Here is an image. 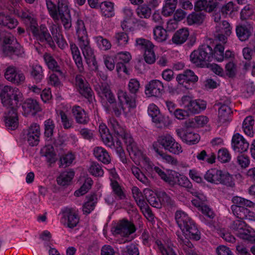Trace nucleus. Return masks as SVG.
Instances as JSON below:
<instances>
[{
    "label": "nucleus",
    "instance_id": "nucleus-1",
    "mask_svg": "<svg viewBox=\"0 0 255 255\" xmlns=\"http://www.w3.org/2000/svg\"><path fill=\"white\" fill-rule=\"evenodd\" d=\"M0 97L3 106L8 109L4 116L5 126L14 130L18 125L17 108L23 100L22 94L18 88L6 85L0 90Z\"/></svg>",
    "mask_w": 255,
    "mask_h": 255
},
{
    "label": "nucleus",
    "instance_id": "nucleus-2",
    "mask_svg": "<svg viewBox=\"0 0 255 255\" xmlns=\"http://www.w3.org/2000/svg\"><path fill=\"white\" fill-rule=\"evenodd\" d=\"M176 222L184 235H177L179 237H184L189 240L198 241L201 239V233L195 222L184 212L177 210L175 214Z\"/></svg>",
    "mask_w": 255,
    "mask_h": 255
},
{
    "label": "nucleus",
    "instance_id": "nucleus-3",
    "mask_svg": "<svg viewBox=\"0 0 255 255\" xmlns=\"http://www.w3.org/2000/svg\"><path fill=\"white\" fill-rule=\"evenodd\" d=\"M176 222L184 235H177L179 237H184L189 240L198 241L201 239V233L195 222L184 212L177 210L175 214Z\"/></svg>",
    "mask_w": 255,
    "mask_h": 255
},
{
    "label": "nucleus",
    "instance_id": "nucleus-4",
    "mask_svg": "<svg viewBox=\"0 0 255 255\" xmlns=\"http://www.w3.org/2000/svg\"><path fill=\"white\" fill-rule=\"evenodd\" d=\"M232 202L234 204L232 205L231 209L234 215L239 220L255 221V213L245 207H253L254 205L253 202L239 196L234 197Z\"/></svg>",
    "mask_w": 255,
    "mask_h": 255
},
{
    "label": "nucleus",
    "instance_id": "nucleus-5",
    "mask_svg": "<svg viewBox=\"0 0 255 255\" xmlns=\"http://www.w3.org/2000/svg\"><path fill=\"white\" fill-rule=\"evenodd\" d=\"M99 133L105 144L116 151L120 160L123 163H127V159L122 147V142L118 138L116 141L114 140L112 135L109 132V129L105 125H100Z\"/></svg>",
    "mask_w": 255,
    "mask_h": 255
},
{
    "label": "nucleus",
    "instance_id": "nucleus-6",
    "mask_svg": "<svg viewBox=\"0 0 255 255\" xmlns=\"http://www.w3.org/2000/svg\"><path fill=\"white\" fill-rule=\"evenodd\" d=\"M191 61L199 67H204L213 59V49L208 44H203L193 51L190 56Z\"/></svg>",
    "mask_w": 255,
    "mask_h": 255
},
{
    "label": "nucleus",
    "instance_id": "nucleus-7",
    "mask_svg": "<svg viewBox=\"0 0 255 255\" xmlns=\"http://www.w3.org/2000/svg\"><path fill=\"white\" fill-rule=\"evenodd\" d=\"M204 178L208 182L215 184H221L229 187L235 185L233 177L231 174L215 168L207 170Z\"/></svg>",
    "mask_w": 255,
    "mask_h": 255
},
{
    "label": "nucleus",
    "instance_id": "nucleus-8",
    "mask_svg": "<svg viewBox=\"0 0 255 255\" xmlns=\"http://www.w3.org/2000/svg\"><path fill=\"white\" fill-rule=\"evenodd\" d=\"M231 228L236 232L237 236L241 239L250 242L254 241L255 240V232L242 220L234 221Z\"/></svg>",
    "mask_w": 255,
    "mask_h": 255
},
{
    "label": "nucleus",
    "instance_id": "nucleus-9",
    "mask_svg": "<svg viewBox=\"0 0 255 255\" xmlns=\"http://www.w3.org/2000/svg\"><path fill=\"white\" fill-rule=\"evenodd\" d=\"M31 32L39 43L47 44L53 49L55 48V43L50 35L48 29L44 25H41L39 28L38 24L31 27Z\"/></svg>",
    "mask_w": 255,
    "mask_h": 255
},
{
    "label": "nucleus",
    "instance_id": "nucleus-10",
    "mask_svg": "<svg viewBox=\"0 0 255 255\" xmlns=\"http://www.w3.org/2000/svg\"><path fill=\"white\" fill-rule=\"evenodd\" d=\"M157 142L165 150L172 154L178 155L183 151L181 145L176 141L170 134H165L159 136L157 139Z\"/></svg>",
    "mask_w": 255,
    "mask_h": 255
},
{
    "label": "nucleus",
    "instance_id": "nucleus-11",
    "mask_svg": "<svg viewBox=\"0 0 255 255\" xmlns=\"http://www.w3.org/2000/svg\"><path fill=\"white\" fill-rule=\"evenodd\" d=\"M68 4V0H58L57 3L60 20L66 30H69L72 27L71 17Z\"/></svg>",
    "mask_w": 255,
    "mask_h": 255
},
{
    "label": "nucleus",
    "instance_id": "nucleus-12",
    "mask_svg": "<svg viewBox=\"0 0 255 255\" xmlns=\"http://www.w3.org/2000/svg\"><path fill=\"white\" fill-rule=\"evenodd\" d=\"M80 217L77 212L72 208H66L62 212L60 222L65 227L73 229L78 224Z\"/></svg>",
    "mask_w": 255,
    "mask_h": 255
},
{
    "label": "nucleus",
    "instance_id": "nucleus-13",
    "mask_svg": "<svg viewBox=\"0 0 255 255\" xmlns=\"http://www.w3.org/2000/svg\"><path fill=\"white\" fill-rule=\"evenodd\" d=\"M136 228L133 223L127 219L120 221L113 230L115 235H120L122 237H128L134 233Z\"/></svg>",
    "mask_w": 255,
    "mask_h": 255
},
{
    "label": "nucleus",
    "instance_id": "nucleus-14",
    "mask_svg": "<svg viewBox=\"0 0 255 255\" xmlns=\"http://www.w3.org/2000/svg\"><path fill=\"white\" fill-rule=\"evenodd\" d=\"M231 101L230 98H226V100L220 102V107L218 109V121L221 124L231 121V115L233 113L230 104Z\"/></svg>",
    "mask_w": 255,
    "mask_h": 255
},
{
    "label": "nucleus",
    "instance_id": "nucleus-15",
    "mask_svg": "<svg viewBox=\"0 0 255 255\" xmlns=\"http://www.w3.org/2000/svg\"><path fill=\"white\" fill-rule=\"evenodd\" d=\"M78 42V45L82 50L87 63L88 64L92 63L93 66L97 68V63L96 60L94 51L90 46L89 39H83Z\"/></svg>",
    "mask_w": 255,
    "mask_h": 255
},
{
    "label": "nucleus",
    "instance_id": "nucleus-16",
    "mask_svg": "<svg viewBox=\"0 0 255 255\" xmlns=\"http://www.w3.org/2000/svg\"><path fill=\"white\" fill-rule=\"evenodd\" d=\"M4 77L7 81L17 85L23 83L25 79L23 72L12 66L6 68Z\"/></svg>",
    "mask_w": 255,
    "mask_h": 255
},
{
    "label": "nucleus",
    "instance_id": "nucleus-17",
    "mask_svg": "<svg viewBox=\"0 0 255 255\" xmlns=\"http://www.w3.org/2000/svg\"><path fill=\"white\" fill-rule=\"evenodd\" d=\"M182 101L185 108L190 114H198L206 108V102L203 100H189L188 97H185L182 98Z\"/></svg>",
    "mask_w": 255,
    "mask_h": 255
},
{
    "label": "nucleus",
    "instance_id": "nucleus-18",
    "mask_svg": "<svg viewBox=\"0 0 255 255\" xmlns=\"http://www.w3.org/2000/svg\"><path fill=\"white\" fill-rule=\"evenodd\" d=\"M121 138L124 140L127 145V149L131 158L134 160L139 159L142 157L141 151L138 149L133 138L129 134L126 133L125 136H123Z\"/></svg>",
    "mask_w": 255,
    "mask_h": 255
},
{
    "label": "nucleus",
    "instance_id": "nucleus-19",
    "mask_svg": "<svg viewBox=\"0 0 255 255\" xmlns=\"http://www.w3.org/2000/svg\"><path fill=\"white\" fill-rule=\"evenodd\" d=\"M176 80L178 83L186 89H189L190 84L197 82L198 77L191 70L184 71L182 73L177 75Z\"/></svg>",
    "mask_w": 255,
    "mask_h": 255
},
{
    "label": "nucleus",
    "instance_id": "nucleus-20",
    "mask_svg": "<svg viewBox=\"0 0 255 255\" xmlns=\"http://www.w3.org/2000/svg\"><path fill=\"white\" fill-rule=\"evenodd\" d=\"M137 96L131 94L123 90H119L118 92V98L119 102L124 106L128 108L127 112H130L131 110L136 107V99Z\"/></svg>",
    "mask_w": 255,
    "mask_h": 255
},
{
    "label": "nucleus",
    "instance_id": "nucleus-21",
    "mask_svg": "<svg viewBox=\"0 0 255 255\" xmlns=\"http://www.w3.org/2000/svg\"><path fill=\"white\" fill-rule=\"evenodd\" d=\"M40 135L39 125L36 123H33L28 128L25 138L29 145L34 146L38 144Z\"/></svg>",
    "mask_w": 255,
    "mask_h": 255
},
{
    "label": "nucleus",
    "instance_id": "nucleus-22",
    "mask_svg": "<svg viewBox=\"0 0 255 255\" xmlns=\"http://www.w3.org/2000/svg\"><path fill=\"white\" fill-rule=\"evenodd\" d=\"M249 142L239 133L233 135L232 146L234 151L240 153L245 152L249 149Z\"/></svg>",
    "mask_w": 255,
    "mask_h": 255
},
{
    "label": "nucleus",
    "instance_id": "nucleus-23",
    "mask_svg": "<svg viewBox=\"0 0 255 255\" xmlns=\"http://www.w3.org/2000/svg\"><path fill=\"white\" fill-rule=\"evenodd\" d=\"M94 89L100 98L106 99L108 103H113L114 101L115 96L107 83H102L101 84L95 85Z\"/></svg>",
    "mask_w": 255,
    "mask_h": 255
},
{
    "label": "nucleus",
    "instance_id": "nucleus-24",
    "mask_svg": "<svg viewBox=\"0 0 255 255\" xmlns=\"http://www.w3.org/2000/svg\"><path fill=\"white\" fill-rule=\"evenodd\" d=\"M176 132L182 141L189 145L195 144L200 140V135L190 130H184L182 129H177Z\"/></svg>",
    "mask_w": 255,
    "mask_h": 255
},
{
    "label": "nucleus",
    "instance_id": "nucleus-25",
    "mask_svg": "<svg viewBox=\"0 0 255 255\" xmlns=\"http://www.w3.org/2000/svg\"><path fill=\"white\" fill-rule=\"evenodd\" d=\"M147 111L148 115L157 128H161L162 126H166L164 123L165 117L161 115L158 108L155 104H150Z\"/></svg>",
    "mask_w": 255,
    "mask_h": 255
},
{
    "label": "nucleus",
    "instance_id": "nucleus-26",
    "mask_svg": "<svg viewBox=\"0 0 255 255\" xmlns=\"http://www.w3.org/2000/svg\"><path fill=\"white\" fill-rule=\"evenodd\" d=\"M164 90L163 83L158 80H152L145 87V94L150 96L159 97Z\"/></svg>",
    "mask_w": 255,
    "mask_h": 255
},
{
    "label": "nucleus",
    "instance_id": "nucleus-27",
    "mask_svg": "<svg viewBox=\"0 0 255 255\" xmlns=\"http://www.w3.org/2000/svg\"><path fill=\"white\" fill-rule=\"evenodd\" d=\"M253 27L249 23H240L236 26V33L238 39L241 41L249 39L252 35Z\"/></svg>",
    "mask_w": 255,
    "mask_h": 255
},
{
    "label": "nucleus",
    "instance_id": "nucleus-28",
    "mask_svg": "<svg viewBox=\"0 0 255 255\" xmlns=\"http://www.w3.org/2000/svg\"><path fill=\"white\" fill-rule=\"evenodd\" d=\"M72 114L76 123L85 125L88 124L90 118L88 114L80 106L75 105L72 108Z\"/></svg>",
    "mask_w": 255,
    "mask_h": 255
},
{
    "label": "nucleus",
    "instance_id": "nucleus-29",
    "mask_svg": "<svg viewBox=\"0 0 255 255\" xmlns=\"http://www.w3.org/2000/svg\"><path fill=\"white\" fill-rule=\"evenodd\" d=\"M70 48L73 59L80 73L84 72V68L80 50L77 45L73 42H70Z\"/></svg>",
    "mask_w": 255,
    "mask_h": 255
},
{
    "label": "nucleus",
    "instance_id": "nucleus-30",
    "mask_svg": "<svg viewBox=\"0 0 255 255\" xmlns=\"http://www.w3.org/2000/svg\"><path fill=\"white\" fill-rule=\"evenodd\" d=\"M109 103V104L107 103L104 106L105 110L108 114L114 113L117 117H120L122 111L124 113L128 112L126 107L123 106L120 102L117 103L116 98L114 99V101L113 103Z\"/></svg>",
    "mask_w": 255,
    "mask_h": 255
},
{
    "label": "nucleus",
    "instance_id": "nucleus-31",
    "mask_svg": "<svg viewBox=\"0 0 255 255\" xmlns=\"http://www.w3.org/2000/svg\"><path fill=\"white\" fill-rule=\"evenodd\" d=\"M217 6V2L211 0H198L194 5L196 11L204 10L206 12H211Z\"/></svg>",
    "mask_w": 255,
    "mask_h": 255
},
{
    "label": "nucleus",
    "instance_id": "nucleus-32",
    "mask_svg": "<svg viewBox=\"0 0 255 255\" xmlns=\"http://www.w3.org/2000/svg\"><path fill=\"white\" fill-rule=\"evenodd\" d=\"M75 175L73 170H65L62 172L57 177V184L62 186H66L70 184Z\"/></svg>",
    "mask_w": 255,
    "mask_h": 255
},
{
    "label": "nucleus",
    "instance_id": "nucleus-33",
    "mask_svg": "<svg viewBox=\"0 0 255 255\" xmlns=\"http://www.w3.org/2000/svg\"><path fill=\"white\" fill-rule=\"evenodd\" d=\"M178 243L186 255H199L196 252L193 245L184 237H179Z\"/></svg>",
    "mask_w": 255,
    "mask_h": 255
},
{
    "label": "nucleus",
    "instance_id": "nucleus-34",
    "mask_svg": "<svg viewBox=\"0 0 255 255\" xmlns=\"http://www.w3.org/2000/svg\"><path fill=\"white\" fill-rule=\"evenodd\" d=\"M189 36V32L188 28H181L175 32L172 36V41L176 45H181L187 40Z\"/></svg>",
    "mask_w": 255,
    "mask_h": 255
},
{
    "label": "nucleus",
    "instance_id": "nucleus-35",
    "mask_svg": "<svg viewBox=\"0 0 255 255\" xmlns=\"http://www.w3.org/2000/svg\"><path fill=\"white\" fill-rule=\"evenodd\" d=\"M22 108L25 114H28L30 112L32 114L39 112L41 110L38 103L32 99H27L22 105Z\"/></svg>",
    "mask_w": 255,
    "mask_h": 255
},
{
    "label": "nucleus",
    "instance_id": "nucleus-36",
    "mask_svg": "<svg viewBox=\"0 0 255 255\" xmlns=\"http://www.w3.org/2000/svg\"><path fill=\"white\" fill-rule=\"evenodd\" d=\"M94 155L100 161L104 164H109L111 162V157L108 152L102 147H96L94 149Z\"/></svg>",
    "mask_w": 255,
    "mask_h": 255
},
{
    "label": "nucleus",
    "instance_id": "nucleus-37",
    "mask_svg": "<svg viewBox=\"0 0 255 255\" xmlns=\"http://www.w3.org/2000/svg\"><path fill=\"white\" fill-rule=\"evenodd\" d=\"M44 59L49 69L57 72L59 76H62L63 72L61 67L53 56L49 54H45L44 55Z\"/></svg>",
    "mask_w": 255,
    "mask_h": 255
},
{
    "label": "nucleus",
    "instance_id": "nucleus-38",
    "mask_svg": "<svg viewBox=\"0 0 255 255\" xmlns=\"http://www.w3.org/2000/svg\"><path fill=\"white\" fill-rule=\"evenodd\" d=\"M110 185L112 189L113 194L116 199L121 200L126 198V194L118 181L115 180H111Z\"/></svg>",
    "mask_w": 255,
    "mask_h": 255
},
{
    "label": "nucleus",
    "instance_id": "nucleus-39",
    "mask_svg": "<svg viewBox=\"0 0 255 255\" xmlns=\"http://www.w3.org/2000/svg\"><path fill=\"white\" fill-rule=\"evenodd\" d=\"M76 35L78 41L89 38L84 21L78 19L75 23Z\"/></svg>",
    "mask_w": 255,
    "mask_h": 255
},
{
    "label": "nucleus",
    "instance_id": "nucleus-40",
    "mask_svg": "<svg viewBox=\"0 0 255 255\" xmlns=\"http://www.w3.org/2000/svg\"><path fill=\"white\" fill-rule=\"evenodd\" d=\"M113 38L114 43L120 47H125L128 43L129 36L125 31L116 32Z\"/></svg>",
    "mask_w": 255,
    "mask_h": 255
},
{
    "label": "nucleus",
    "instance_id": "nucleus-41",
    "mask_svg": "<svg viewBox=\"0 0 255 255\" xmlns=\"http://www.w3.org/2000/svg\"><path fill=\"white\" fill-rule=\"evenodd\" d=\"M159 198L161 200V204L164 206L173 209L176 208L175 201L168 194L164 191L159 192Z\"/></svg>",
    "mask_w": 255,
    "mask_h": 255
},
{
    "label": "nucleus",
    "instance_id": "nucleus-42",
    "mask_svg": "<svg viewBox=\"0 0 255 255\" xmlns=\"http://www.w3.org/2000/svg\"><path fill=\"white\" fill-rule=\"evenodd\" d=\"M18 22L16 19L0 12V25L12 29L15 28Z\"/></svg>",
    "mask_w": 255,
    "mask_h": 255
},
{
    "label": "nucleus",
    "instance_id": "nucleus-43",
    "mask_svg": "<svg viewBox=\"0 0 255 255\" xmlns=\"http://www.w3.org/2000/svg\"><path fill=\"white\" fill-rule=\"evenodd\" d=\"M109 126L118 137H122L123 136H125V134L127 133L126 129L119 124L115 118H111L109 120Z\"/></svg>",
    "mask_w": 255,
    "mask_h": 255
},
{
    "label": "nucleus",
    "instance_id": "nucleus-44",
    "mask_svg": "<svg viewBox=\"0 0 255 255\" xmlns=\"http://www.w3.org/2000/svg\"><path fill=\"white\" fill-rule=\"evenodd\" d=\"M145 194L147 201L151 206L156 208H161V204L160 199L159 198V193L156 196L153 192L147 190Z\"/></svg>",
    "mask_w": 255,
    "mask_h": 255
},
{
    "label": "nucleus",
    "instance_id": "nucleus-45",
    "mask_svg": "<svg viewBox=\"0 0 255 255\" xmlns=\"http://www.w3.org/2000/svg\"><path fill=\"white\" fill-rule=\"evenodd\" d=\"M3 52L9 56L16 55L22 56L24 54L23 48L17 43L14 46H5L3 48Z\"/></svg>",
    "mask_w": 255,
    "mask_h": 255
},
{
    "label": "nucleus",
    "instance_id": "nucleus-46",
    "mask_svg": "<svg viewBox=\"0 0 255 255\" xmlns=\"http://www.w3.org/2000/svg\"><path fill=\"white\" fill-rule=\"evenodd\" d=\"M88 201L83 206L84 214H88L94 210L97 202V195L95 194L87 196Z\"/></svg>",
    "mask_w": 255,
    "mask_h": 255
},
{
    "label": "nucleus",
    "instance_id": "nucleus-47",
    "mask_svg": "<svg viewBox=\"0 0 255 255\" xmlns=\"http://www.w3.org/2000/svg\"><path fill=\"white\" fill-rule=\"evenodd\" d=\"M197 159L208 163L213 164L215 162L216 155L213 152L207 153L206 150H202L198 152L196 155Z\"/></svg>",
    "mask_w": 255,
    "mask_h": 255
},
{
    "label": "nucleus",
    "instance_id": "nucleus-48",
    "mask_svg": "<svg viewBox=\"0 0 255 255\" xmlns=\"http://www.w3.org/2000/svg\"><path fill=\"white\" fill-rule=\"evenodd\" d=\"M177 3V0H166L162 9V14L165 16L171 15L175 10Z\"/></svg>",
    "mask_w": 255,
    "mask_h": 255
},
{
    "label": "nucleus",
    "instance_id": "nucleus-49",
    "mask_svg": "<svg viewBox=\"0 0 255 255\" xmlns=\"http://www.w3.org/2000/svg\"><path fill=\"white\" fill-rule=\"evenodd\" d=\"M254 120L252 116H248L246 118L243 123V128L244 132L247 135L253 137L254 135L253 126Z\"/></svg>",
    "mask_w": 255,
    "mask_h": 255
},
{
    "label": "nucleus",
    "instance_id": "nucleus-50",
    "mask_svg": "<svg viewBox=\"0 0 255 255\" xmlns=\"http://www.w3.org/2000/svg\"><path fill=\"white\" fill-rule=\"evenodd\" d=\"M153 147L154 151L164 161L172 165H176L178 163L177 160L172 156L164 153V151L159 149L154 144H153Z\"/></svg>",
    "mask_w": 255,
    "mask_h": 255
},
{
    "label": "nucleus",
    "instance_id": "nucleus-51",
    "mask_svg": "<svg viewBox=\"0 0 255 255\" xmlns=\"http://www.w3.org/2000/svg\"><path fill=\"white\" fill-rule=\"evenodd\" d=\"M30 76L36 83L41 82L44 77L42 67L39 65H33L30 72Z\"/></svg>",
    "mask_w": 255,
    "mask_h": 255
},
{
    "label": "nucleus",
    "instance_id": "nucleus-52",
    "mask_svg": "<svg viewBox=\"0 0 255 255\" xmlns=\"http://www.w3.org/2000/svg\"><path fill=\"white\" fill-rule=\"evenodd\" d=\"M204 18V14L201 12H192L187 16V22L189 25L200 24L203 22Z\"/></svg>",
    "mask_w": 255,
    "mask_h": 255
},
{
    "label": "nucleus",
    "instance_id": "nucleus-53",
    "mask_svg": "<svg viewBox=\"0 0 255 255\" xmlns=\"http://www.w3.org/2000/svg\"><path fill=\"white\" fill-rule=\"evenodd\" d=\"M42 156H45L46 161L50 163H54L56 161V154L52 146H47L44 147L41 150Z\"/></svg>",
    "mask_w": 255,
    "mask_h": 255
},
{
    "label": "nucleus",
    "instance_id": "nucleus-54",
    "mask_svg": "<svg viewBox=\"0 0 255 255\" xmlns=\"http://www.w3.org/2000/svg\"><path fill=\"white\" fill-rule=\"evenodd\" d=\"M79 93L88 99L90 103L92 102L93 98H94V94L89 84L82 85L81 87L77 88Z\"/></svg>",
    "mask_w": 255,
    "mask_h": 255
},
{
    "label": "nucleus",
    "instance_id": "nucleus-55",
    "mask_svg": "<svg viewBox=\"0 0 255 255\" xmlns=\"http://www.w3.org/2000/svg\"><path fill=\"white\" fill-rule=\"evenodd\" d=\"M154 39L158 42L165 41L168 37L167 31L161 26H157L153 29Z\"/></svg>",
    "mask_w": 255,
    "mask_h": 255
},
{
    "label": "nucleus",
    "instance_id": "nucleus-56",
    "mask_svg": "<svg viewBox=\"0 0 255 255\" xmlns=\"http://www.w3.org/2000/svg\"><path fill=\"white\" fill-rule=\"evenodd\" d=\"M103 15L106 17H111L115 15L114 3L110 1H105L101 5Z\"/></svg>",
    "mask_w": 255,
    "mask_h": 255
},
{
    "label": "nucleus",
    "instance_id": "nucleus-57",
    "mask_svg": "<svg viewBox=\"0 0 255 255\" xmlns=\"http://www.w3.org/2000/svg\"><path fill=\"white\" fill-rule=\"evenodd\" d=\"M135 46L139 49L145 52L146 50L153 48L154 45L148 39L143 38H138L135 40Z\"/></svg>",
    "mask_w": 255,
    "mask_h": 255
},
{
    "label": "nucleus",
    "instance_id": "nucleus-58",
    "mask_svg": "<svg viewBox=\"0 0 255 255\" xmlns=\"http://www.w3.org/2000/svg\"><path fill=\"white\" fill-rule=\"evenodd\" d=\"M3 40V48L5 46H14L17 44L16 39L9 33L5 34L3 31L0 29V41Z\"/></svg>",
    "mask_w": 255,
    "mask_h": 255
},
{
    "label": "nucleus",
    "instance_id": "nucleus-59",
    "mask_svg": "<svg viewBox=\"0 0 255 255\" xmlns=\"http://www.w3.org/2000/svg\"><path fill=\"white\" fill-rule=\"evenodd\" d=\"M47 9L50 16L55 22L59 21L60 19V15L58 11L57 6L51 1L46 2Z\"/></svg>",
    "mask_w": 255,
    "mask_h": 255
},
{
    "label": "nucleus",
    "instance_id": "nucleus-60",
    "mask_svg": "<svg viewBox=\"0 0 255 255\" xmlns=\"http://www.w3.org/2000/svg\"><path fill=\"white\" fill-rule=\"evenodd\" d=\"M133 198L134 199L137 205L139 208L144 207L145 204L146 203L144 200L142 193L137 187H133L131 190Z\"/></svg>",
    "mask_w": 255,
    "mask_h": 255
},
{
    "label": "nucleus",
    "instance_id": "nucleus-61",
    "mask_svg": "<svg viewBox=\"0 0 255 255\" xmlns=\"http://www.w3.org/2000/svg\"><path fill=\"white\" fill-rule=\"evenodd\" d=\"M137 15L142 18H148L151 14V9L147 4L139 5L136 9Z\"/></svg>",
    "mask_w": 255,
    "mask_h": 255
},
{
    "label": "nucleus",
    "instance_id": "nucleus-62",
    "mask_svg": "<svg viewBox=\"0 0 255 255\" xmlns=\"http://www.w3.org/2000/svg\"><path fill=\"white\" fill-rule=\"evenodd\" d=\"M88 170L91 174L95 177H102L104 174L101 165L96 162H92Z\"/></svg>",
    "mask_w": 255,
    "mask_h": 255
},
{
    "label": "nucleus",
    "instance_id": "nucleus-63",
    "mask_svg": "<svg viewBox=\"0 0 255 255\" xmlns=\"http://www.w3.org/2000/svg\"><path fill=\"white\" fill-rule=\"evenodd\" d=\"M238 10V7H235L234 3L232 1H230L224 5L221 9V13L225 16H232L234 11Z\"/></svg>",
    "mask_w": 255,
    "mask_h": 255
},
{
    "label": "nucleus",
    "instance_id": "nucleus-64",
    "mask_svg": "<svg viewBox=\"0 0 255 255\" xmlns=\"http://www.w3.org/2000/svg\"><path fill=\"white\" fill-rule=\"evenodd\" d=\"M175 182L177 185L186 188H191L192 187V184L190 181L189 179L185 176L179 174L176 175L174 178Z\"/></svg>",
    "mask_w": 255,
    "mask_h": 255
}]
</instances>
